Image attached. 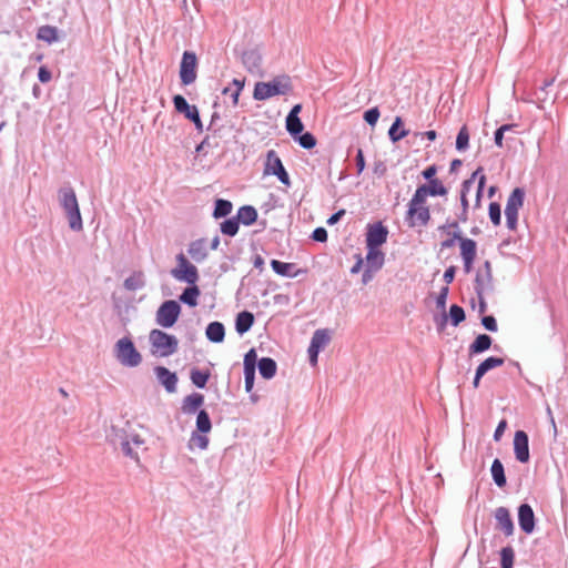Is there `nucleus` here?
Here are the masks:
<instances>
[{
    "label": "nucleus",
    "instance_id": "obj_1",
    "mask_svg": "<svg viewBox=\"0 0 568 568\" xmlns=\"http://www.w3.org/2000/svg\"><path fill=\"white\" fill-rule=\"evenodd\" d=\"M405 219L410 227L426 226L430 220V210L427 204V199L416 191L408 202Z\"/></svg>",
    "mask_w": 568,
    "mask_h": 568
},
{
    "label": "nucleus",
    "instance_id": "obj_2",
    "mask_svg": "<svg viewBox=\"0 0 568 568\" xmlns=\"http://www.w3.org/2000/svg\"><path fill=\"white\" fill-rule=\"evenodd\" d=\"M291 89L290 78L278 77L270 82H257L254 88L253 97L255 100L263 101L274 95L286 94Z\"/></svg>",
    "mask_w": 568,
    "mask_h": 568
},
{
    "label": "nucleus",
    "instance_id": "obj_3",
    "mask_svg": "<svg viewBox=\"0 0 568 568\" xmlns=\"http://www.w3.org/2000/svg\"><path fill=\"white\" fill-rule=\"evenodd\" d=\"M149 338L153 354L168 357L174 354L178 349L179 342L176 337L161 329H152Z\"/></svg>",
    "mask_w": 568,
    "mask_h": 568
},
{
    "label": "nucleus",
    "instance_id": "obj_4",
    "mask_svg": "<svg viewBox=\"0 0 568 568\" xmlns=\"http://www.w3.org/2000/svg\"><path fill=\"white\" fill-rule=\"evenodd\" d=\"M116 359L126 367H136L142 362V356L129 337L120 338L114 347Z\"/></svg>",
    "mask_w": 568,
    "mask_h": 568
},
{
    "label": "nucleus",
    "instance_id": "obj_5",
    "mask_svg": "<svg viewBox=\"0 0 568 568\" xmlns=\"http://www.w3.org/2000/svg\"><path fill=\"white\" fill-rule=\"evenodd\" d=\"M477 176H478V186H477V191H476L475 206L478 207L480 205V197H481L483 190H484L485 182H486V176L483 174V169L478 168L471 174L470 179L466 180L462 186V195H460V201H462V205H463L462 221H464V222L467 221V209H468L467 193L469 192V190L473 186Z\"/></svg>",
    "mask_w": 568,
    "mask_h": 568
},
{
    "label": "nucleus",
    "instance_id": "obj_6",
    "mask_svg": "<svg viewBox=\"0 0 568 568\" xmlns=\"http://www.w3.org/2000/svg\"><path fill=\"white\" fill-rule=\"evenodd\" d=\"M525 192L520 187L510 193L505 209L506 223L509 230H515L518 222V212L524 205Z\"/></svg>",
    "mask_w": 568,
    "mask_h": 568
},
{
    "label": "nucleus",
    "instance_id": "obj_7",
    "mask_svg": "<svg viewBox=\"0 0 568 568\" xmlns=\"http://www.w3.org/2000/svg\"><path fill=\"white\" fill-rule=\"evenodd\" d=\"M264 175H275L282 184L285 186L291 185V179L288 173L286 172L282 160L277 155V153L274 150H270L266 153V159L264 163Z\"/></svg>",
    "mask_w": 568,
    "mask_h": 568
},
{
    "label": "nucleus",
    "instance_id": "obj_8",
    "mask_svg": "<svg viewBox=\"0 0 568 568\" xmlns=\"http://www.w3.org/2000/svg\"><path fill=\"white\" fill-rule=\"evenodd\" d=\"M176 267L171 271L172 276L181 282L195 284L199 281L197 268L190 263L183 253L176 255Z\"/></svg>",
    "mask_w": 568,
    "mask_h": 568
},
{
    "label": "nucleus",
    "instance_id": "obj_9",
    "mask_svg": "<svg viewBox=\"0 0 568 568\" xmlns=\"http://www.w3.org/2000/svg\"><path fill=\"white\" fill-rule=\"evenodd\" d=\"M181 313V307L176 301H165L156 312V323L162 327H172Z\"/></svg>",
    "mask_w": 568,
    "mask_h": 568
},
{
    "label": "nucleus",
    "instance_id": "obj_10",
    "mask_svg": "<svg viewBox=\"0 0 568 568\" xmlns=\"http://www.w3.org/2000/svg\"><path fill=\"white\" fill-rule=\"evenodd\" d=\"M197 59L194 52L185 51L180 67V78L184 85H189L196 80Z\"/></svg>",
    "mask_w": 568,
    "mask_h": 568
},
{
    "label": "nucleus",
    "instance_id": "obj_11",
    "mask_svg": "<svg viewBox=\"0 0 568 568\" xmlns=\"http://www.w3.org/2000/svg\"><path fill=\"white\" fill-rule=\"evenodd\" d=\"M459 240L460 256L464 262V270L468 274L473 270V264L477 254V244L474 240L455 235Z\"/></svg>",
    "mask_w": 568,
    "mask_h": 568
},
{
    "label": "nucleus",
    "instance_id": "obj_12",
    "mask_svg": "<svg viewBox=\"0 0 568 568\" xmlns=\"http://www.w3.org/2000/svg\"><path fill=\"white\" fill-rule=\"evenodd\" d=\"M329 341L331 336L327 329L315 331L308 347L310 362L312 366L317 365L318 354L329 343Z\"/></svg>",
    "mask_w": 568,
    "mask_h": 568
},
{
    "label": "nucleus",
    "instance_id": "obj_13",
    "mask_svg": "<svg viewBox=\"0 0 568 568\" xmlns=\"http://www.w3.org/2000/svg\"><path fill=\"white\" fill-rule=\"evenodd\" d=\"M173 104L175 110L180 113H183L185 118L191 120L200 132L203 130V123L200 119L199 110L195 105H190L187 101L180 94L173 98Z\"/></svg>",
    "mask_w": 568,
    "mask_h": 568
},
{
    "label": "nucleus",
    "instance_id": "obj_14",
    "mask_svg": "<svg viewBox=\"0 0 568 568\" xmlns=\"http://www.w3.org/2000/svg\"><path fill=\"white\" fill-rule=\"evenodd\" d=\"M388 230L382 222H376L367 226L366 246L378 248L387 241Z\"/></svg>",
    "mask_w": 568,
    "mask_h": 568
},
{
    "label": "nucleus",
    "instance_id": "obj_15",
    "mask_svg": "<svg viewBox=\"0 0 568 568\" xmlns=\"http://www.w3.org/2000/svg\"><path fill=\"white\" fill-rule=\"evenodd\" d=\"M514 452L516 459L520 463L529 462L528 436L524 430H517L514 436Z\"/></svg>",
    "mask_w": 568,
    "mask_h": 568
},
{
    "label": "nucleus",
    "instance_id": "obj_16",
    "mask_svg": "<svg viewBox=\"0 0 568 568\" xmlns=\"http://www.w3.org/2000/svg\"><path fill=\"white\" fill-rule=\"evenodd\" d=\"M518 523L520 529L526 534H531L535 529V515L528 504H523L518 508Z\"/></svg>",
    "mask_w": 568,
    "mask_h": 568
},
{
    "label": "nucleus",
    "instance_id": "obj_17",
    "mask_svg": "<svg viewBox=\"0 0 568 568\" xmlns=\"http://www.w3.org/2000/svg\"><path fill=\"white\" fill-rule=\"evenodd\" d=\"M495 519L497 521V528L504 531L506 536L514 534V523L509 510L506 507H498L495 510Z\"/></svg>",
    "mask_w": 568,
    "mask_h": 568
},
{
    "label": "nucleus",
    "instance_id": "obj_18",
    "mask_svg": "<svg viewBox=\"0 0 568 568\" xmlns=\"http://www.w3.org/2000/svg\"><path fill=\"white\" fill-rule=\"evenodd\" d=\"M416 192L427 199L428 196H444L447 194V189L440 180L435 179L430 180L429 184L419 185Z\"/></svg>",
    "mask_w": 568,
    "mask_h": 568
},
{
    "label": "nucleus",
    "instance_id": "obj_19",
    "mask_svg": "<svg viewBox=\"0 0 568 568\" xmlns=\"http://www.w3.org/2000/svg\"><path fill=\"white\" fill-rule=\"evenodd\" d=\"M155 375L159 382L165 387L169 393L176 390L178 377L175 373L170 372L166 367H155Z\"/></svg>",
    "mask_w": 568,
    "mask_h": 568
},
{
    "label": "nucleus",
    "instance_id": "obj_20",
    "mask_svg": "<svg viewBox=\"0 0 568 568\" xmlns=\"http://www.w3.org/2000/svg\"><path fill=\"white\" fill-rule=\"evenodd\" d=\"M204 397L202 394L193 393L183 399L182 410L185 414H193L202 406Z\"/></svg>",
    "mask_w": 568,
    "mask_h": 568
},
{
    "label": "nucleus",
    "instance_id": "obj_21",
    "mask_svg": "<svg viewBox=\"0 0 568 568\" xmlns=\"http://www.w3.org/2000/svg\"><path fill=\"white\" fill-rule=\"evenodd\" d=\"M187 252L190 256L196 262L205 260L207 256V247L205 241L201 239L192 242Z\"/></svg>",
    "mask_w": 568,
    "mask_h": 568
},
{
    "label": "nucleus",
    "instance_id": "obj_22",
    "mask_svg": "<svg viewBox=\"0 0 568 568\" xmlns=\"http://www.w3.org/2000/svg\"><path fill=\"white\" fill-rule=\"evenodd\" d=\"M59 194L60 203L64 212L73 210L79 206L75 193L71 187L60 190Z\"/></svg>",
    "mask_w": 568,
    "mask_h": 568
},
{
    "label": "nucleus",
    "instance_id": "obj_23",
    "mask_svg": "<svg viewBox=\"0 0 568 568\" xmlns=\"http://www.w3.org/2000/svg\"><path fill=\"white\" fill-rule=\"evenodd\" d=\"M254 323V316L251 312L243 311L237 314L236 322H235V328L239 334L246 333Z\"/></svg>",
    "mask_w": 568,
    "mask_h": 568
},
{
    "label": "nucleus",
    "instance_id": "obj_24",
    "mask_svg": "<svg viewBox=\"0 0 568 568\" xmlns=\"http://www.w3.org/2000/svg\"><path fill=\"white\" fill-rule=\"evenodd\" d=\"M271 266L276 274L282 276L295 277L298 275V271L294 272L295 264L293 263H285L278 260H272Z\"/></svg>",
    "mask_w": 568,
    "mask_h": 568
},
{
    "label": "nucleus",
    "instance_id": "obj_25",
    "mask_svg": "<svg viewBox=\"0 0 568 568\" xmlns=\"http://www.w3.org/2000/svg\"><path fill=\"white\" fill-rule=\"evenodd\" d=\"M493 339L487 334L478 335L469 346L471 354H479L487 351L491 346Z\"/></svg>",
    "mask_w": 568,
    "mask_h": 568
},
{
    "label": "nucleus",
    "instance_id": "obj_26",
    "mask_svg": "<svg viewBox=\"0 0 568 568\" xmlns=\"http://www.w3.org/2000/svg\"><path fill=\"white\" fill-rule=\"evenodd\" d=\"M366 261L372 270H379L384 264V253L379 248L367 247Z\"/></svg>",
    "mask_w": 568,
    "mask_h": 568
},
{
    "label": "nucleus",
    "instance_id": "obj_27",
    "mask_svg": "<svg viewBox=\"0 0 568 568\" xmlns=\"http://www.w3.org/2000/svg\"><path fill=\"white\" fill-rule=\"evenodd\" d=\"M224 326L220 322H212L206 327V336L211 342L221 343L224 339Z\"/></svg>",
    "mask_w": 568,
    "mask_h": 568
},
{
    "label": "nucleus",
    "instance_id": "obj_28",
    "mask_svg": "<svg viewBox=\"0 0 568 568\" xmlns=\"http://www.w3.org/2000/svg\"><path fill=\"white\" fill-rule=\"evenodd\" d=\"M276 368L277 366L275 361L270 357H263L258 362L260 374L266 379H270L275 375Z\"/></svg>",
    "mask_w": 568,
    "mask_h": 568
},
{
    "label": "nucleus",
    "instance_id": "obj_29",
    "mask_svg": "<svg viewBox=\"0 0 568 568\" xmlns=\"http://www.w3.org/2000/svg\"><path fill=\"white\" fill-rule=\"evenodd\" d=\"M236 219L245 225L253 224L257 219V212L253 206L246 205L240 207Z\"/></svg>",
    "mask_w": 568,
    "mask_h": 568
},
{
    "label": "nucleus",
    "instance_id": "obj_30",
    "mask_svg": "<svg viewBox=\"0 0 568 568\" xmlns=\"http://www.w3.org/2000/svg\"><path fill=\"white\" fill-rule=\"evenodd\" d=\"M490 471L495 484L500 488L504 487L506 485V476L504 466L499 459L493 462Z\"/></svg>",
    "mask_w": 568,
    "mask_h": 568
},
{
    "label": "nucleus",
    "instance_id": "obj_31",
    "mask_svg": "<svg viewBox=\"0 0 568 568\" xmlns=\"http://www.w3.org/2000/svg\"><path fill=\"white\" fill-rule=\"evenodd\" d=\"M192 286L184 290L182 295L180 296V300L187 304L189 306H196L197 305V297L200 296V290L195 284H191Z\"/></svg>",
    "mask_w": 568,
    "mask_h": 568
},
{
    "label": "nucleus",
    "instance_id": "obj_32",
    "mask_svg": "<svg viewBox=\"0 0 568 568\" xmlns=\"http://www.w3.org/2000/svg\"><path fill=\"white\" fill-rule=\"evenodd\" d=\"M37 38L48 43L55 42L58 40V30L52 26H42L38 30Z\"/></svg>",
    "mask_w": 568,
    "mask_h": 568
},
{
    "label": "nucleus",
    "instance_id": "obj_33",
    "mask_svg": "<svg viewBox=\"0 0 568 568\" xmlns=\"http://www.w3.org/2000/svg\"><path fill=\"white\" fill-rule=\"evenodd\" d=\"M402 125H403V121L399 116H397L388 131L389 139L393 142H397V141L404 139L405 136H407L408 131L405 129H400Z\"/></svg>",
    "mask_w": 568,
    "mask_h": 568
},
{
    "label": "nucleus",
    "instance_id": "obj_34",
    "mask_svg": "<svg viewBox=\"0 0 568 568\" xmlns=\"http://www.w3.org/2000/svg\"><path fill=\"white\" fill-rule=\"evenodd\" d=\"M207 445H209V438L206 437L205 434L203 433H196L194 432L192 435H191V438L189 440V448L191 450H194V449H206L207 448Z\"/></svg>",
    "mask_w": 568,
    "mask_h": 568
},
{
    "label": "nucleus",
    "instance_id": "obj_35",
    "mask_svg": "<svg viewBox=\"0 0 568 568\" xmlns=\"http://www.w3.org/2000/svg\"><path fill=\"white\" fill-rule=\"evenodd\" d=\"M232 209H233V204L230 201L219 199L215 201L213 216L215 219L227 216L232 212Z\"/></svg>",
    "mask_w": 568,
    "mask_h": 568
},
{
    "label": "nucleus",
    "instance_id": "obj_36",
    "mask_svg": "<svg viewBox=\"0 0 568 568\" xmlns=\"http://www.w3.org/2000/svg\"><path fill=\"white\" fill-rule=\"evenodd\" d=\"M232 85L233 87L225 88L222 93L224 95H231L233 104L236 105L239 103V97L241 94V91L243 90L244 87V80L234 79Z\"/></svg>",
    "mask_w": 568,
    "mask_h": 568
},
{
    "label": "nucleus",
    "instance_id": "obj_37",
    "mask_svg": "<svg viewBox=\"0 0 568 568\" xmlns=\"http://www.w3.org/2000/svg\"><path fill=\"white\" fill-rule=\"evenodd\" d=\"M191 381L192 383L199 387V388H203L205 387L209 378H210V371H200L197 368H193L191 371Z\"/></svg>",
    "mask_w": 568,
    "mask_h": 568
},
{
    "label": "nucleus",
    "instance_id": "obj_38",
    "mask_svg": "<svg viewBox=\"0 0 568 568\" xmlns=\"http://www.w3.org/2000/svg\"><path fill=\"white\" fill-rule=\"evenodd\" d=\"M65 214H67L70 227L73 231H81L83 225H82V217H81L79 206L73 210L67 211Z\"/></svg>",
    "mask_w": 568,
    "mask_h": 568
},
{
    "label": "nucleus",
    "instance_id": "obj_39",
    "mask_svg": "<svg viewBox=\"0 0 568 568\" xmlns=\"http://www.w3.org/2000/svg\"><path fill=\"white\" fill-rule=\"evenodd\" d=\"M286 129L292 136L296 138L303 131L304 125L298 116L287 115Z\"/></svg>",
    "mask_w": 568,
    "mask_h": 568
},
{
    "label": "nucleus",
    "instance_id": "obj_40",
    "mask_svg": "<svg viewBox=\"0 0 568 568\" xmlns=\"http://www.w3.org/2000/svg\"><path fill=\"white\" fill-rule=\"evenodd\" d=\"M144 286L143 274L136 272L124 281V287L129 291H136Z\"/></svg>",
    "mask_w": 568,
    "mask_h": 568
},
{
    "label": "nucleus",
    "instance_id": "obj_41",
    "mask_svg": "<svg viewBox=\"0 0 568 568\" xmlns=\"http://www.w3.org/2000/svg\"><path fill=\"white\" fill-rule=\"evenodd\" d=\"M196 428L200 433L206 434L211 430L212 424L206 410H200L196 417Z\"/></svg>",
    "mask_w": 568,
    "mask_h": 568
},
{
    "label": "nucleus",
    "instance_id": "obj_42",
    "mask_svg": "<svg viewBox=\"0 0 568 568\" xmlns=\"http://www.w3.org/2000/svg\"><path fill=\"white\" fill-rule=\"evenodd\" d=\"M504 362H505L504 358L491 356V357L486 358L483 363H480L479 366L477 367V369L479 371V373L486 374L488 371H490L493 368L503 366Z\"/></svg>",
    "mask_w": 568,
    "mask_h": 568
},
{
    "label": "nucleus",
    "instance_id": "obj_43",
    "mask_svg": "<svg viewBox=\"0 0 568 568\" xmlns=\"http://www.w3.org/2000/svg\"><path fill=\"white\" fill-rule=\"evenodd\" d=\"M515 551L511 547H504L500 551L501 568H513Z\"/></svg>",
    "mask_w": 568,
    "mask_h": 568
},
{
    "label": "nucleus",
    "instance_id": "obj_44",
    "mask_svg": "<svg viewBox=\"0 0 568 568\" xmlns=\"http://www.w3.org/2000/svg\"><path fill=\"white\" fill-rule=\"evenodd\" d=\"M239 231V221L236 217L229 219L221 224V232L229 236H234Z\"/></svg>",
    "mask_w": 568,
    "mask_h": 568
},
{
    "label": "nucleus",
    "instance_id": "obj_45",
    "mask_svg": "<svg viewBox=\"0 0 568 568\" xmlns=\"http://www.w3.org/2000/svg\"><path fill=\"white\" fill-rule=\"evenodd\" d=\"M449 317L454 326L459 325L465 320V312L463 307L456 304L452 305L449 310Z\"/></svg>",
    "mask_w": 568,
    "mask_h": 568
},
{
    "label": "nucleus",
    "instance_id": "obj_46",
    "mask_svg": "<svg viewBox=\"0 0 568 568\" xmlns=\"http://www.w3.org/2000/svg\"><path fill=\"white\" fill-rule=\"evenodd\" d=\"M489 219L495 226L500 225L501 222V210L497 202L489 204Z\"/></svg>",
    "mask_w": 568,
    "mask_h": 568
},
{
    "label": "nucleus",
    "instance_id": "obj_47",
    "mask_svg": "<svg viewBox=\"0 0 568 568\" xmlns=\"http://www.w3.org/2000/svg\"><path fill=\"white\" fill-rule=\"evenodd\" d=\"M468 143H469V133H468L467 128L464 125L457 134L456 148L458 150H465L468 146Z\"/></svg>",
    "mask_w": 568,
    "mask_h": 568
},
{
    "label": "nucleus",
    "instance_id": "obj_48",
    "mask_svg": "<svg viewBox=\"0 0 568 568\" xmlns=\"http://www.w3.org/2000/svg\"><path fill=\"white\" fill-rule=\"evenodd\" d=\"M297 141H298L300 145L304 149H312L316 145V139L310 132H305L302 135H300L297 138Z\"/></svg>",
    "mask_w": 568,
    "mask_h": 568
},
{
    "label": "nucleus",
    "instance_id": "obj_49",
    "mask_svg": "<svg viewBox=\"0 0 568 568\" xmlns=\"http://www.w3.org/2000/svg\"><path fill=\"white\" fill-rule=\"evenodd\" d=\"M514 128H515L514 124H504L497 129V131L495 132V143L497 146H499V148L503 146L504 134L508 131H511Z\"/></svg>",
    "mask_w": 568,
    "mask_h": 568
},
{
    "label": "nucleus",
    "instance_id": "obj_50",
    "mask_svg": "<svg viewBox=\"0 0 568 568\" xmlns=\"http://www.w3.org/2000/svg\"><path fill=\"white\" fill-rule=\"evenodd\" d=\"M378 118H379V110L378 108H372L369 110H367L365 113H364V120L369 124V125H375L376 122L378 121Z\"/></svg>",
    "mask_w": 568,
    "mask_h": 568
},
{
    "label": "nucleus",
    "instance_id": "obj_51",
    "mask_svg": "<svg viewBox=\"0 0 568 568\" xmlns=\"http://www.w3.org/2000/svg\"><path fill=\"white\" fill-rule=\"evenodd\" d=\"M256 353L255 349H250L244 356V369H255Z\"/></svg>",
    "mask_w": 568,
    "mask_h": 568
},
{
    "label": "nucleus",
    "instance_id": "obj_52",
    "mask_svg": "<svg viewBox=\"0 0 568 568\" xmlns=\"http://www.w3.org/2000/svg\"><path fill=\"white\" fill-rule=\"evenodd\" d=\"M245 389L251 392L254 386L255 369H244Z\"/></svg>",
    "mask_w": 568,
    "mask_h": 568
},
{
    "label": "nucleus",
    "instance_id": "obj_53",
    "mask_svg": "<svg viewBox=\"0 0 568 568\" xmlns=\"http://www.w3.org/2000/svg\"><path fill=\"white\" fill-rule=\"evenodd\" d=\"M481 324L484 325V327L490 332H496L497 331V323H496V320L494 316L491 315H488V316H485L483 317L481 320Z\"/></svg>",
    "mask_w": 568,
    "mask_h": 568
},
{
    "label": "nucleus",
    "instance_id": "obj_54",
    "mask_svg": "<svg viewBox=\"0 0 568 568\" xmlns=\"http://www.w3.org/2000/svg\"><path fill=\"white\" fill-rule=\"evenodd\" d=\"M312 237L317 242H325L327 240V232L323 227H317L314 230Z\"/></svg>",
    "mask_w": 568,
    "mask_h": 568
},
{
    "label": "nucleus",
    "instance_id": "obj_55",
    "mask_svg": "<svg viewBox=\"0 0 568 568\" xmlns=\"http://www.w3.org/2000/svg\"><path fill=\"white\" fill-rule=\"evenodd\" d=\"M506 428H507V420L506 419L500 420L499 424L497 425V428H496L495 434H494V439L496 442L500 440V438L504 435Z\"/></svg>",
    "mask_w": 568,
    "mask_h": 568
},
{
    "label": "nucleus",
    "instance_id": "obj_56",
    "mask_svg": "<svg viewBox=\"0 0 568 568\" xmlns=\"http://www.w3.org/2000/svg\"><path fill=\"white\" fill-rule=\"evenodd\" d=\"M38 77L42 83L49 82L52 78L51 72L45 67H40Z\"/></svg>",
    "mask_w": 568,
    "mask_h": 568
},
{
    "label": "nucleus",
    "instance_id": "obj_57",
    "mask_svg": "<svg viewBox=\"0 0 568 568\" xmlns=\"http://www.w3.org/2000/svg\"><path fill=\"white\" fill-rule=\"evenodd\" d=\"M356 166H357L358 172H362L365 168L364 154L361 149L357 151V154H356Z\"/></svg>",
    "mask_w": 568,
    "mask_h": 568
},
{
    "label": "nucleus",
    "instance_id": "obj_58",
    "mask_svg": "<svg viewBox=\"0 0 568 568\" xmlns=\"http://www.w3.org/2000/svg\"><path fill=\"white\" fill-rule=\"evenodd\" d=\"M447 294H448V287H444L437 297V306L438 307H442V308L445 307Z\"/></svg>",
    "mask_w": 568,
    "mask_h": 568
},
{
    "label": "nucleus",
    "instance_id": "obj_59",
    "mask_svg": "<svg viewBox=\"0 0 568 568\" xmlns=\"http://www.w3.org/2000/svg\"><path fill=\"white\" fill-rule=\"evenodd\" d=\"M436 172H437L436 166L430 165L427 169H425L422 174L425 179L430 181V180H435L434 176H435Z\"/></svg>",
    "mask_w": 568,
    "mask_h": 568
},
{
    "label": "nucleus",
    "instance_id": "obj_60",
    "mask_svg": "<svg viewBox=\"0 0 568 568\" xmlns=\"http://www.w3.org/2000/svg\"><path fill=\"white\" fill-rule=\"evenodd\" d=\"M455 277V266H449L444 273V281L449 284Z\"/></svg>",
    "mask_w": 568,
    "mask_h": 568
},
{
    "label": "nucleus",
    "instance_id": "obj_61",
    "mask_svg": "<svg viewBox=\"0 0 568 568\" xmlns=\"http://www.w3.org/2000/svg\"><path fill=\"white\" fill-rule=\"evenodd\" d=\"M344 214H345V210H339L338 212L334 213L327 220V224L333 225V224L337 223Z\"/></svg>",
    "mask_w": 568,
    "mask_h": 568
},
{
    "label": "nucleus",
    "instance_id": "obj_62",
    "mask_svg": "<svg viewBox=\"0 0 568 568\" xmlns=\"http://www.w3.org/2000/svg\"><path fill=\"white\" fill-rule=\"evenodd\" d=\"M484 375H485L484 373H479V371H478V369H476L475 378H474V382H473V386H474V388H478L479 383H480V379H481V377H483Z\"/></svg>",
    "mask_w": 568,
    "mask_h": 568
},
{
    "label": "nucleus",
    "instance_id": "obj_63",
    "mask_svg": "<svg viewBox=\"0 0 568 568\" xmlns=\"http://www.w3.org/2000/svg\"><path fill=\"white\" fill-rule=\"evenodd\" d=\"M362 265H363V260H362V257H358L357 262L351 268V272L353 274L358 273L362 268Z\"/></svg>",
    "mask_w": 568,
    "mask_h": 568
},
{
    "label": "nucleus",
    "instance_id": "obj_64",
    "mask_svg": "<svg viewBox=\"0 0 568 568\" xmlns=\"http://www.w3.org/2000/svg\"><path fill=\"white\" fill-rule=\"evenodd\" d=\"M301 109H302L301 104L294 105L293 109L291 110V112L288 113V115L298 116Z\"/></svg>",
    "mask_w": 568,
    "mask_h": 568
}]
</instances>
